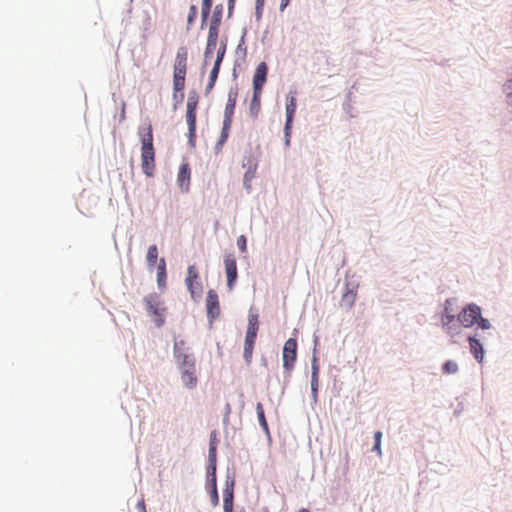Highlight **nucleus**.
<instances>
[{
	"label": "nucleus",
	"instance_id": "obj_40",
	"mask_svg": "<svg viewBox=\"0 0 512 512\" xmlns=\"http://www.w3.org/2000/svg\"><path fill=\"white\" fill-rule=\"evenodd\" d=\"M237 245H238V248L241 252H246V237L244 235H241L238 239H237Z\"/></svg>",
	"mask_w": 512,
	"mask_h": 512
},
{
	"label": "nucleus",
	"instance_id": "obj_26",
	"mask_svg": "<svg viewBox=\"0 0 512 512\" xmlns=\"http://www.w3.org/2000/svg\"><path fill=\"white\" fill-rule=\"evenodd\" d=\"M232 126V122L223 121V127L221 130L220 137L216 143L215 149L217 152H220L228 139L229 132Z\"/></svg>",
	"mask_w": 512,
	"mask_h": 512
},
{
	"label": "nucleus",
	"instance_id": "obj_13",
	"mask_svg": "<svg viewBox=\"0 0 512 512\" xmlns=\"http://www.w3.org/2000/svg\"><path fill=\"white\" fill-rule=\"evenodd\" d=\"M224 265L227 275V286L229 290H232L238 277L235 256L233 254L226 255L224 259Z\"/></svg>",
	"mask_w": 512,
	"mask_h": 512
},
{
	"label": "nucleus",
	"instance_id": "obj_23",
	"mask_svg": "<svg viewBox=\"0 0 512 512\" xmlns=\"http://www.w3.org/2000/svg\"><path fill=\"white\" fill-rule=\"evenodd\" d=\"M222 12H223V6L221 4L215 6L213 14H212L210 26H209V31H216V32L219 31V26L221 24V18H222Z\"/></svg>",
	"mask_w": 512,
	"mask_h": 512
},
{
	"label": "nucleus",
	"instance_id": "obj_45",
	"mask_svg": "<svg viewBox=\"0 0 512 512\" xmlns=\"http://www.w3.org/2000/svg\"><path fill=\"white\" fill-rule=\"evenodd\" d=\"M208 477H209V482L211 484V489H217L216 475H212V476H208Z\"/></svg>",
	"mask_w": 512,
	"mask_h": 512
},
{
	"label": "nucleus",
	"instance_id": "obj_36",
	"mask_svg": "<svg viewBox=\"0 0 512 512\" xmlns=\"http://www.w3.org/2000/svg\"><path fill=\"white\" fill-rule=\"evenodd\" d=\"M225 51H226V45L225 44H221V46L217 50V57H216L214 66L220 67L221 62H222L223 57H224V54H225Z\"/></svg>",
	"mask_w": 512,
	"mask_h": 512
},
{
	"label": "nucleus",
	"instance_id": "obj_31",
	"mask_svg": "<svg viewBox=\"0 0 512 512\" xmlns=\"http://www.w3.org/2000/svg\"><path fill=\"white\" fill-rule=\"evenodd\" d=\"M256 411H257V416H258V420L260 422V425L262 426V428L265 431H268V424H267V421H266V418H265V414H264V409H263V406H262L261 403H257Z\"/></svg>",
	"mask_w": 512,
	"mask_h": 512
},
{
	"label": "nucleus",
	"instance_id": "obj_21",
	"mask_svg": "<svg viewBox=\"0 0 512 512\" xmlns=\"http://www.w3.org/2000/svg\"><path fill=\"white\" fill-rule=\"evenodd\" d=\"M470 352L476 360L481 362L484 357V351L482 344L474 337H469Z\"/></svg>",
	"mask_w": 512,
	"mask_h": 512
},
{
	"label": "nucleus",
	"instance_id": "obj_4",
	"mask_svg": "<svg viewBox=\"0 0 512 512\" xmlns=\"http://www.w3.org/2000/svg\"><path fill=\"white\" fill-rule=\"evenodd\" d=\"M148 314L153 318L157 327H161L165 322L166 308L160 296L156 293L147 295L144 298Z\"/></svg>",
	"mask_w": 512,
	"mask_h": 512
},
{
	"label": "nucleus",
	"instance_id": "obj_17",
	"mask_svg": "<svg viewBox=\"0 0 512 512\" xmlns=\"http://www.w3.org/2000/svg\"><path fill=\"white\" fill-rule=\"evenodd\" d=\"M188 348L186 347V342L184 340H175L174 342V357L176 362H182L186 360H190L193 357L187 353Z\"/></svg>",
	"mask_w": 512,
	"mask_h": 512
},
{
	"label": "nucleus",
	"instance_id": "obj_12",
	"mask_svg": "<svg viewBox=\"0 0 512 512\" xmlns=\"http://www.w3.org/2000/svg\"><path fill=\"white\" fill-rule=\"evenodd\" d=\"M207 317L212 323L220 315L219 298L214 290H209L206 297Z\"/></svg>",
	"mask_w": 512,
	"mask_h": 512
},
{
	"label": "nucleus",
	"instance_id": "obj_9",
	"mask_svg": "<svg viewBox=\"0 0 512 512\" xmlns=\"http://www.w3.org/2000/svg\"><path fill=\"white\" fill-rule=\"evenodd\" d=\"M198 279L199 274L197 272L196 267L194 265H190L187 269V277L185 279V284L192 298H195L202 292V286L198 282Z\"/></svg>",
	"mask_w": 512,
	"mask_h": 512
},
{
	"label": "nucleus",
	"instance_id": "obj_25",
	"mask_svg": "<svg viewBox=\"0 0 512 512\" xmlns=\"http://www.w3.org/2000/svg\"><path fill=\"white\" fill-rule=\"evenodd\" d=\"M232 126V122L223 121V127L221 130L220 137L216 143L215 149L217 152H220L228 139L229 132Z\"/></svg>",
	"mask_w": 512,
	"mask_h": 512
},
{
	"label": "nucleus",
	"instance_id": "obj_27",
	"mask_svg": "<svg viewBox=\"0 0 512 512\" xmlns=\"http://www.w3.org/2000/svg\"><path fill=\"white\" fill-rule=\"evenodd\" d=\"M157 283L160 288L166 286V262L164 258H161L157 268Z\"/></svg>",
	"mask_w": 512,
	"mask_h": 512
},
{
	"label": "nucleus",
	"instance_id": "obj_44",
	"mask_svg": "<svg viewBox=\"0 0 512 512\" xmlns=\"http://www.w3.org/2000/svg\"><path fill=\"white\" fill-rule=\"evenodd\" d=\"M216 475V463H209L208 476Z\"/></svg>",
	"mask_w": 512,
	"mask_h": 512
},
{
	"label": "nucleus",
	"instance_id": "obj_34",
	"mask_svg": "<svg viewBox=\"0 0 512 512\" xmlns=\"http://www.w3.org/2000/svg\"><path fill=\"white\" fill-rule=\"evenodd\" d=\"M381 439H382V432L376 431L374 433V441H375V443H374V446H373L372 450L375 451L378 456L382 455Z\"/></svg>",
	"mask_w": 512,
	"mask_h": 512
},
{
	"label": "nucleus",
	"instance_id": "obj_1",
	"mask_svg": "<svg viewBox=\"0 0 512 512\" xmlns=\"http://www.w3.org/2000/svg\"><path fill=\"white\" fill-rule=\"evenodd\" d=\"M141 140V167L143 173L149 177L155 172V148L153 145V129L148 124L144 128L139 129Z\"/></svg>",
	"mask_w": 512,
	"mask_h": 512
},
{
	"label": "nucleus",
	"instance_id": "obj_22",
	"mask_svg": "<svg viewBox=\"0 0 512 512\" xmlns=\"http://www.w3.org/2000/svg\"><path fill=\"white\" fill-rule=\"evenodd\" d=\"M357 293L353 289H347V291L342 295L340 306L346 310H350L355 301H356Z\"/></svg>",
	"mask_w": 512,
	"mask_h": 512
},
{
	"label": "nucleus",
	"instance_id": "obj_10",
	"mask_svg": "<svg viewBox=\"0 0 512 512\" xmlns=\"http://www.w3.org/2000/svg\"><path fill=\"white\" fill-rule=\"evenodd\" d=\"M295 111H296V97L294 95L290 94L287 97V103H286V123H285V129H284L286 145H289V143H290L292 122H293Z\"/></svg>",
	"mask_w": 512,
	"mask_h": 512
},
{
	"label": "nucleus",
	"instance_id": "obj_5",
	"mask_svg": "<svg viewBox=\"0 0 512 512\" xmlns=\"http://www.w3.org/2000/svg\"><path fill=\"white\" fill-rule=\"evenodd\" d=\"M455 304V299H447L445 301L444 310L441 315V324L442 328L446 333L453 336L455 333H457L458 328V319H455V309L453 308V305Z\"/></svg>",
	"mask_w": 512,
	"mask_h": 512
},
{
	"label": "nucleus",
	"instance_id": "obj_39",
	"mask_svg": "<svg viewBox=\"0 0 512 512\" xmlns=\"http://www.w3.org/2000/svg\"><path fill=\"white\" fill-rule=\"evenodd\" d=\"M210 500H211V504L214 507H216L219 504V496H218V490L217 489H211Z\"/></svg>",
	"mask_w": 512,
	"mask_h": 512
},
{
	"label": "nucleus",
	"instance_id": "obj_42",
	"mask_svg": "<svg viewBox=\"0 0 512 512\" xmlns=\"http://www.w3.org/2000/svg\"><path fill=\"white\" fill-rule=\"evenodd\" d=\"M506 88H507V90H509L507 96H508V100H509V105L512 108V79L510 81H508V83L506 84Z\"/></svg>",
	"mask_w": 512,
	"mask_h": 512
},
{
	"label": "nucleus",
	"instance_id": "obj_32",
	"mask_svg": "<svg viewBox=\"0 0 512 512\" xmlns=\"http://www.w3.org/2000/svg\"><path fill=\"white\" fill-rule=\"evenodd\" d=\"M198 105V96L194 93L190 95L187 100L186 112L196 113Z\"/></svg>",
	"mask_w": 512,
	"mask_h": 512
},
{
	"label": "nucleus",
	"instance_id": "obj_33",
	"mask_svg": "<svg viewBox=\"0 0 512 512\" xmlns=\"http://www.w3.org/2000/svg\"><path fill=\"white\" fill-rule=\"evenodd\" d=\"M442 370L444 374H455L458 371V365L455 361L448 360L443 364Z\"/></svg>",
	"mask_w": 512,
	"mask_h": 512
},
{
	"label": "nucleus",
	"instance_id": "obj_24",
	"mask_svg": "<svg viewBox=\"0 0 512 512\" xmlns=\"http://www.w3.org/2000/svg\"><path fill=\"white\" fill-rule=\"evenodd\" d=\"M232 126V122L223 121V127L221 130L220 137L216 143L215 149L217 152H220L228 139L229 132Z\"/></svg>",
	"mask_w": 512,
	"mask_h": 512
},
{
	"label": "nucleus",
	"instance_id": "obj_14",
	"mask_svg": "<svg viewBox=\"0 0 512 512\" xmlns=\"http://www.w3.org/2000/svg\"><path fill=\"white\" fill-rule=\"evenodd\" d=\"M268 67L265 62H261L256 67L253 76V90L262 91L267 80Z\"/></svg>",
	"mask_w": 512,
	"mask_h": 512
},
{
	"label": "nucleus",
	"instance_id": "obj_46",
	"mask_svg": "<svg viewBox=\"0 0 512 512\" xmlns=\"http://www.w3.org/2000/svg\"><path fill=\"white\" fill-rule=\"evenodd\" d=\"M290 0H281L280 9L283 11L288 5Z\"/></svg>",
	"mask_w": 512,
	"mask_h": 512
},
{
	"label": "nucleus",
	"instance_id": "obj_15",
	"mask_svg": "<svg viewBox=\"0 0 512 512\" xmlns=\"http://www.w3.org/2000/svg\"><path fill=\"white\" fill-rule=\"evenodd\" d=\"M190 178H191V170H190L189 164L182 163L179 168L177 182H178L180 189L183 192H188L189 185H190Z\"/></svg>",
	"mask_w": 512,
	"mask_h": 512
},
{
	"label": "nucleus",
	"instance_id": "obj_11",
	"mask_svg": "<svg viewBox=\"0 0 512 512\" xmlns=\"http://www.w3.org/2000/svg\"><path fill=\"white\" fill-rule=\"evenodd\" d=\"M234 476L227 475L225 480V488L223 490V509L224 512H233V499H234Z\"/></svg>",
	"mask_w": 512,
	"mask_h": 512
},
{
	"label": "nucleus",
	"instance_id": "obj_28",
	"mask_svg": "<svg viewBox=\"0 0 512 512\" xmlns=\"http://www.w3.org/2000/svg\"><path fill=\"white\" fill-rule=\"evenodd\" d=\"M157 258H158L157 246L156 245H151L148 248L147 256H146L148 265L153 267L156 264V262H157Z\"/></svg>",
	"mask_w": 512,
	"mask_h": 512
},
{
	"label": "nucleus",
	"instance_id": "obj_37",
	"mask_svg": "<svg viewBox=\"0 0 512 512\" xmlns=\"http://www.w3.org/2000/svg\"><path fill=\"white\" fill-rule=\"evenodd\" d=\"M209 463H216V444L212 440L209 446Z\"/></svg>",
	"mask_w": 512,
	"mask_h": 512
},
{
	"label": "nucleus",
	"instance_id": "obj_20",
	"mask_svg": "<svg viewBox=\"0 0 512 512\" xmlns=\"http://www.w3.org/2000/svg\"><path fill=\"white\" fill-rule=\"evenodd\" d=\"M262 91L253 90V96L250 102L249 113L252 118H257L261 109Z\"/></svg>",
	"mask_w": 512,
	"mask_h": 512
},
{
	"label": "nucleus",
	"instance_id": "obj_49",
	"mask_svg": "<svg viewBox=\"0 0 512 512\" xmlns=\"http://www.w3.org/2000/svg\"><path fill=\"white\" fill-rule=\"evenodd\" d=\"M234 1L235 0H229V11L232 10L233 6H234Z\"/></svg>",
	"mask_w": 512,
	"mask_h": 512
},
{
	"label": "nucleus",
	"instance_id": "obj_3",
	"mask_svg": "<svg viewBox=\"0 0 512 512\" xmlns=\"http://www.w3.org/2000/svg\"><path fill=\"white\" fill-rule=\"evenodd\" d=\"M259 329L258 314L250 313L248 316V326L244 342L243 357L247 364H250L253 357L254 344Z\"/></svg>",
	"mask_w": 512,
	"mask_h": 512
},
{
	"label": "nucleus",
	"instance_id": "obj_18",
	"mask_svg": "<svg viewBox=\"0 0 512 512\" xmlns=\"http://www.w3.org/2000/svg\"><path fill=\"white\" fill-rule=\"evenodd\" d=\"M189 144L194 147L196 139V113L186 112Z\"/></svg>",
	"mask_w": 512,
	"mask_h": 512
},
{
	"label": "nucleus",
	"instance_id": "obj_38",
	"mask_svg": "<svg viewBox=\"0 0 512 512\" xmlns=\"http://www.w3.org/2000/svg\"><path fill=\"white\" fill-rule=\"evenodd\" d=\"M311 390L314 396L316 397L318 390V376L316 375V373H312L311 375Z\"/></svg>",
	"mask_w": 512,
	"mask_h": 512
},
{
	"label": "nucleus",
	"instance_id": "obj_50",
	"mask_svg": "<svg viewBox=\"0 0 512 512\" xmlns=\"http://www.w3.org/2000/svg\"><path fill=\"white\" fill-rule=\"evenodd\" d=\"M298 512H310V511L308 509H306V508H302Z\"/></svg>",
	"mask_w": 512,
	"mask_h": 512
},
{
	"label": "nucleus",
	"instance_id": "obj_30",
	"mask_svg": "<svg viewBox=\"0 0 512 512\" xmlns=\"http://www.w3.org/2000/svg\"><path fill=\"white\" fill-rule=\"evenodd\" d=\"M213 0H203L202 1V7H201V17H202V23H205L212 7Z\"/></svg>",
	"mask_w": 512,
	"mask_h": 512
},
{
	"label": "nucleus",
	"instance_id": "obj_47",
	"mask_svg": "<svg viewBox=\"0 0 512 512\" xmlns=\"http://www.w3.org/2000/svg\"><path fill=\"white\" fill-rule=\"evenodd\" d=\"M252 176L249 175V173L247 172L245 174V180H244V183L246 185L247 188H250V185L248 184V182L251 180Z\"/></svg>",
	"mask_w": 512,
	"mask_h": 512
},
{
	"label": "nucleus",
	"instance_id": "obj_2",
	"mask_svg": "<svg viewBox=\"0 0 512 512\" xmlns=\"http://www.w3.org/2000/svg\"><path fill=\"white\" fill-rule=\"evenodd\" d=\"M187 60L188 52L185 47H180L177 50L174 65H173V98L177 99V94H180V100L183 99L182 91L185 88L186 73H187Z\"/></svg>",
	"mask_w": 512,
	"mask_h": 512
},
{
	"label": "nucleus",
	"instance_id": "obj_6",
	"mask_svg": "<svg viewBox=\"0 0 512 512\" xmlns=\"http://www.w3.org/2000/svg\"><path fill=\"white\" fill-rule=\"evenodd\" d=\"M178 365L184 386L188 389L195 388L198 383L195 359L178 362Z\"/></svg>",
	"mask_w": 512,
	"mask_h": 512
},
{
	"label": "nucleus",
	"instance_id": "obj_7",
	"mask_svg": "<svg viewBox=\"0 0 512 512\" xmlns=\"http://www.w3.org/2000/svg\"><path fill=\"white\" fill-rule=\"evenodd\" d=\"M481 309L476 304H469L458 314V324L465 328L472 327L480 318Z\"/></svg>",
	"mask_w": 512,
	"mask_h": 512
},
{
	"label": "nucleus",
	"instance_id": "obj_48",
	"mask_svg": "<svg viewBox=\"0 0 512 512\" xmlns=\"http://www.w3.org/2000/svg\"><path fill=\"white\" fill-rule=\"evenodd\" d=\"M312 373H316V375L318 376V365L316 363V360H314L312 364Z\"/></svg>",
	"mask_w": 512,
	"mask_h": 512
},
{
	"label": "nucleus",
	"instance_id": "obj_8",
	"mask_svg": "<svg viewBox=\"0 0 512 512\" xmlns=\"http://www.w3.org/2000/svg\"><path fill=\"white\" fill-rule=\"evenodd\" d=\"M297 359V341L294 338H289L283 347V367L287 372H290Z\"/></svg>",
	"mask_w": 512,
	"mask_h": 512
},
{
	"label": "nucleus",
	"instance_id": "obj_41",
	"mask_svg": "<svg viewBox=\"0 0 512 512\" xmlns=\"http://www.w3.org/2000/svg\"><path fill=\"white\" fill-rule=\"evenodd\" d=\"M478 323V325L482 328V329H489L490 328V323L487 319H484L480 316V318H478V321L476 322Z\"/></svg>",
	"mask_w": 512,
	"mask_h": 512
},
{
	"label": "nucleus",
	"instance_id": "obj_43",
	"mask_svg": "<svg viewBox=\"0 0 512 512\" xmlns=\"http://www.w3.org/2000/svg\"><path fill=\"white\" fill-rule=\"evenodd\" d=\"M265 0H256V13L259 15L263 10Z\"/></svg>",
	"mask_w": 512,
	"mask_h": 512
},
{
	"label": "nucleus",
	"instance_id": "obj_29",
	"mask_svg": "<svg viewBox=\"0 0 512 512\" xmlns=\"http://www.w3.org/2000/svg\"><path fill=\"white\" fill-rule=\"evenodd\" d=\"M219 70H220V67L213 66V68L210 72L209 82L206 85V89H205L206 93H209L213 89L215 82L217 80L218 74H219Z\"/></svg>",
	"mask_w": 512,
	"mask_h": 512
},
{
	"label": "nucleus",
	"instance_id": "obj_19",
	"mask_svg": "<svg viewBox=\"0 0 512 512\" xmlns=\"http://www.w3.org/2000/svg\"><path fill=\"white\" fill-rule=\"evenodd\" d=\"M218 41V32L216 31H209L208 37H207V45L204 52V58L205 60L212 58L214 50L217 46Z\"/></svg>",
	"mask_w": 512,
	"mask_h": 512
},
{
	"label": "nucleus",
	"instance_id": "obj_35",
	"mask_svg": "<svg viewBox=\"0 0 512 512\" xmlns=\"http://www.w3.org/2000/svg\"><path fill=\"white\" fill-rule=\"evenodd\" d=\"M196 17H197V7L195 5H191L189 8V13H188V17H187L188 27L193 25Z\"/></svg>",
	"mask_w": 512,
	"mask_h": 512
},
{
	"label": "nucleus",
	"instance_id": "obj_16",
	"mask_svg": "<svg viewBox=\"0 0 512 512\" xmlns=\"http://www.w3.org/2000/svg\"><path fill=\"white\" fill-rule=\"evenodd\" d=\"M238 92L237 89H231L228 93L227 102L224 110V119L223 121L232 122L234 110L236 107Z\"/></svg>",
	"mask_w": 512,
	"mask_h": 512
}]
</instances>
